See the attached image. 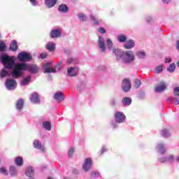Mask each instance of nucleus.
Wrapping results in <instances>:
<instances>
[{
  "mask_svg": "<svg viewBox=\"0 0 179 179\" xmlns=\"http://www.w3.org/2000/svg\"><path fill=\"white\" fill-rule=\"evenodd\" d=\"M29 71L31 73H37L38 72V67L36 64H26L24 63L17 64L11 73V76L17 79L22 76V71Z\"/></svg>",
  "mask_w": 179,
  "mask_h": 179,
  "instance_id": "f257e3e1",
  "label": "nucleus"
},
{
  "mask_svg": "<svg viewBox=\"0 0 179 179\" xmlns=\"http://www.w3.org/2000/svg\"><path fill=\"white\" fill-rule=\"evenodd\" d=\"M1 60L6 69H12L15 66V60L8 55H4L1 56Z\"/></svg>",
  "mask_w": 179,
  "mask_h": 179,
  "instance_id": "f03ea898",
  "label": "nucleus"
},
{
  "mask_svg": "<svg viewBox=\"0 0 179 179\" xmlns=\"http://www.w3.org/2000/svg\"><path fill=\"white\" fill-rule=\"evenodd\" d=\"M125 58L124 59V64H131L135 61V55L132 51H127L124 52Z\"/></svg>",
  "mask_w": 179,
  "mask_h": 179,
  "instance_id": "7ed1b4c3",
  "label": "nucleus"
},
{
  "mask_svg": "<svg viewBox=\"0 0 179 179\" xmlns=\"http://www.w3.org/2000/svg\"><path fill=\"white\" fill-rule=\"evenodd\" d=\"M125 120H127V116H125L124 113L117 111L115 113V120L117 124L125 122Z\"/></svg>",
  "mask_w": 179,
  "mask_h": 179,
  "instance_id": "20e7f679",
  "label": "nucleus"
},
{
  "mask_svg": "<svg viewBox=\"0 0 179 179\" xmlns=\"http://www.w3.org/2000/svg\"><path fill=\"white\" fill-rule=\"evenodd\" d=\"M131 80L128 79V78H124L122 80V89L123 91L125 92V93H128V92H129V90H131Z\"/></svg>",
  "mask_w": 179,
  "mask_h": 179,
  "instance_id": "39448f33",
  "label": "nucleus"
},
{
  "mask_svg": "<svg viewBox=\"0 0 179 179\" xmlns=\"http://www.w3.org/2000/svg\"><path fill=\"white\" fill-rule=\"evenodd\" d=\"M31 57L30 55L27 54L26 52H21L17 55V59L23 62L24 61H30Z\"/></svg>",
  "mask_w": 179,
  "mask_h": 179,
  "instance_id": "423d86ee",
  "label": "nucleus"
},
{
  "mask_svg": "<svg viewBox=\"0 0 179 179\" xmlns=\"http://www.w3.org/2000/svg\"><path fill=\"white\" fill-rule=\"evenodd\" d=\"M167 89V84L164 81H161L158 85L155 87V92L156 93H162V92H164Z\"/></svg>",
  "mask_w": 179,
  "mask_h": 179,
  "instance_id": "0eeeda50",
  "label": "nucleus"
},
{
  "mask_svg": "<svg viewBox=\"0 0 179 179\" xmlns=\"http://www.w3.org/2000/svg\"><path fill=\"white\" fill-rule=\"evenodd\" d=\"M93 164L92 158L85 159L84 164L83 165V169L85 171H89L92 169V164Z\"/></svg>",
  "mask_w": 179,
  "mask_h": 179,
  "instance_id": "6e6552de",
  "label": "nucleus"
},
{
  "mask_svg": "<svg viewBox=\"0 0 179 179\" xmlns=\"http://www.w3.org/2000/svg\"><path fill=\"white\" fill-rule=\"evenodd\" d=\"M54 99L57 103H61L65 100V94L62 92H57L55 94Z\"/></svg>",
  "mask_w": 179,
  "mask_h": 179,
  "instance_id": "1a4fd4ad",
  "label": "nucleus"
},
{
  "mask_svg": "<svg viewBox=\"0 0 179 179\" xmlns=\"http://www.w3.org/2000/svg\"><path fill=\"white\" fill-rule=\"evenodd\" d=\"M51 66V63H46L43 66L44 73H55L57 70L55 69L50 68Z\"/></svg>",
  "mask_w": 179,
  "mask_h": 179,
  "instance_id": "9d476101",
  "label": "nucleus"
},
{
  "mask_svg": "<svg viewBox=\"0 0 179 179\" xmlns=\"http://www.w3.org/2000/svg\"><path fill=\"white\" fill-rule=\"evenodd\" d=\"M6 86L8 90H12V89H15V86H16V80L13 79H8L6 81Z\"/></svg>",
  "mask_w": 179,
  "mask_h": 179,
  "instance_id": "9b49d317",
  "label": "nucleus"
},
{
  "mask_svg": "<svg viewBox=\"0 0 179 179\" xmlns=\"http://www.w3.org/2000/svg\"><path fill=\"white\" fill-rule=\"evenodd\" d=\"M113 54H115L116 59L117 61H119V59H121V58H122V57H124V52L118 48H114L113 50Z\"/></svg>",
  "mask_w": 179,
  "mask_h": 179,
  "instance_id": "f8f14e48",
  "label": "nucleus"
},
{
  "mask_svg": "<svg viewBox=\"0 0 179 179\" xmlns=\"http://www.w3.org/2000/svg\"><path fill=\"white\" fill-rule=\"evenodd\" d=\"M79 72V69L78 67H70L67 70V73L69 76L73 77L76 76L78 75V73Z\"/></svg>",
  "mask_w": 179,
  "mask_h": 179,
  "instance_id": "ddd939ff",
  "label": "nucleus"
},
{
  "mask_svg": "<svg viewBox=\"0 0 179 179\" xmlns=\"http://www.w3.org/2000/svg\"><path fill=\"white\" fill-rule=\"evenodd\" d=\"M98 43L101 52H106V45L104 44V38L101 36H99Z\"/></svg>",
  "mask_w": 179,
  "mask_h": 179,
  "instance_id": "4468645a",
  "label": "nucleus"
},
{
  "mask_svg": "<svg viewBox=\"0 0 179 179\" xmlns=\"http://www.w3.org/2000/svg\"><path fill=\"white\" fill-rule=\"evenodd\" d=\"M61 29H53L51 31L50 36L51 38H58V37H61Z\"/></svg>",
  "mask_w": 179,
  "mask_h": 179,
  "instance_id": "2eb2a0df",
  "label": "nucleus"
},
{
  "mask_svg": "<svg viewBox=\"0 0 179 179\" xmlns=\"http://www.w3.org/2000/svg\"><path fill=\"white\" fill-rule=\"evenodd\" d=\"M135 47V42L134 40H129L124 45V48L126 50H131V48H134Z\"/></svg>",
  "mask_w": 179,
  "mask_h": 179,
  "instance_id": "dca6fc26",
  "label": "nucleus"
},
{
  "mask_svg": "<svg viewBox=\"0 0 179 179\" xmlns=\"http://www.w3.org/2000/svg\"><path fill=\"white\" fill-rule=\"evenodd\" d=\"M58 0H45V4L46 5L47 8H54L55 5H57V2Z\"/></svg>",
  "mask_w": 179,
  "mask_h": 179,
  "instance_id": "f3484780",
  "label": "nucleus"
},
{
  "mask_svg": "<svg viewBox=\"0 0 179 179\" xmlns=\"http://www.w3.org/2000/svg\"><path fill=\"white\" fill-rule=\"evenodd\" d=\"M30 100L32 103H40V99L38 98V94L33 92L31 95Z\"/></svg>",
  "mask_w": 179,
  "mask_h": 179,
  "instance_id": "a211bd4d",
  "label": "nucleus"
},
{
  "mask_svg": "<svg viewBox=\"0 0 179 179\" xmlns=\"http://www.w3.org/2000/svg\"><path fill=\"white\" fill-rule=\"evenodd\" d=\"M33 145L35 148V149H38L39 150H41V152H44V147L41 145V143L38 140H35L33 143Z\"/></svg>",
  "mask_w": 179,
  "mask_h": 179,
  "instance_id": "6ab92c4d",
  "label": "nucleus"
},
{
  "mask_svg": "<svg viewBox=\"0 0 179 179\" xmlns=\"http://www.w3.org/2000/svg\"><path fill=\"white\" fill-rule=\"evenodd\" d=\"M59 12H62V13H66L69 11V7H68L66 4H60L58 7Z\"/></svg>",
  "mask_w": 179,
  "mask_h": 179,
  "instance_id": "aec40b11",
  "label": "nucleus"
},
{
  "mask_svg": "<svg viewBox=\"0 0 179 179\" xmlns=\"http://www.w3.org/2000/svg\"><path fill=\"white\" fill-rule=\"evenodd\" d=\"M45 48L50 52H54L55 51V44H54V43H52V42H49L45 45Z\"/></svg>",
  "mask_w": 179,
  "mask_h": 179,
  "instance_id": "412c9836",
  "label": "nucleus"
},
{
  "mask_svg": "<svg viewBox=\"0 0 179 179\" xmlns=\"http://www.w3.org/2000/svg\"><path fill=\"white\" fill-rule=\"evenodd\" d=\"M9 173L12 177H16L17 175V169L13 165L10 166L9 167Z\"/></svg>",
  "mask_w": 179,
  "mask_h": 179,
  "instance_id": "4be33fe9",
  "label": "nucleus"
},
{
  "mask_svg": "<svg viewBox=\"0 0 179 179\" xmlns=\"http://www.w3.org/2000/svg\"><path fill=\"white\" fill-rule=\"evenodd\" d=\"M25 174L27 177H33L34 176V169L31 166H28L25 171Z\"/></svg>",
  "mask_w": 179,
  "mask_h": 179,
  "instance_id": "5701e85b",
  "label": "nucleus"
},
{
  "mask_svg": "<svg viewBox=\"0 0 179 179\" xmlns=\"http://www.w3.org/2000/svg\"><path fill=\"white\" fill-rule=\"evenodd\" d=\"M122 103L123 106H131V104H132V99L129 97H124L122 99Z\"/></svg>",
  "mask_w": 179,
  "mask_h": 179,
  "instance_id": "b1692460",
  "label": "nucleus"
},
{
  "mask_svg": "<svg viewBox=\"0 0 179 179\" xmlns=\"http://www.w3.org/2000/svg\"><path fill=\"white\" fill-rule=\"evenodd\" d=\"M23 157H17L15 158V164L18 167H22V165L23 164Z\"/></svg>",
  "mask_w": 179,
  "mask_h": 179,
  "instance_id": "393cba45",
  "label": "nucleus"
},
{
  "mask_svg": "<svg viewBox=\"0 0 179 179\" xmlns=\"http://www.w3.org/2000/svg\"><path fill=\"white\" fill-rule=\"evenodd\" d=\"M17 42L15 40L13 41L10 45V51H17Z\"/></svg>",
  "mask_w": 179,
  "mask_h": 179,
  "instance_id": "a878e982",
  "label": "nucleus"
},
{
  "mask_svg": "<svg viewBox=\"0 0 179 179\" xmlns=\"http://www.w3.org/2000/svg\"><path fill=\"white\" fill-rule=\"evenodd\" d=\"M43 127L47 131H51V122L49 121L43 122Z\"/></svg>",
  "mask_w": 179,
  "mask_h": 179,
  "instance_id": "bb28decb",
  "label": "nucleus"
},
{
  "mask_svg": "<svg viewBox=\"0 0 179 179\" xmlns=\"http://www.w3.org/2000/svg\"><path fill=\"white\" fill-rule=\"evenodd\" d=\"M157 150L159 152L161 155H164L166 150H164V145L163 144H159L157 146Z\"/></svg>",
  "mask_w": 179,
  "mask_h": 179,
  "instance_id": "cd10ccee",
  "label": "nucleus"
},
{
  "mask_svg": "<svg viewBox=\"0 0 179 179\" xmlns=\"http://www.w3.org/2000/svg\"><path fill=\"white\" fill-rule=\"evenodd\" d=\"M23 99H19L16 103L17 110H22V108H23Z\"/></svg>",
  "mask_w": 179,
  "mask_h": 179,
  "instance_id": "c85d7f7f",
  "label": "nucleus"
},
{
  "mask_svg": "<svg viewBox=\"0 0 179 179\" xmlns=\"http://www.w3.org/2000/svg\"><path fill=\"white\" fill-rule=\"evenodd\" d=\"M117 41L119 43H125L127 41V36L125 35H118Z\"/></svg>",
  "mask_w": 179,
  "mask_h": 179,
  "instance_id": "c756f323",
  "label": "nucleus"
},
{
  "mask_svg": "<svg viewBox=\"0 0 179 179\" xmlns=\"http://www.w3.org/2000/svg\"><path fill=\"white\" fill-rule=\"evenodd\" d=\"M30 80H31L30 76H28V77L24 78L21 81V86H26V85H27V83H29L30 82Z\"/></svg>",
  "mask_w": 179,
  "mask_h": 179,
  "instance_id": "7c9ffc66",
  "label": "nucleus"
},
{
  "mask_svg": "<svg viewBox=\"0 0 179 179\" xmlns=\"http://www.w3.org/2000/svg\"><path fill=\"white\" fill-rule=\"evenodd\" d=\"M167 71L169 72H174L176 71V64H171L170 66L167 68Z\"/></svg>",
  "mask_w": 179,
  "mask_h": 179,
  "instance_id": "2f4dec72",
  "label": "nucleus"
},
{
  "mask_svg": "<svg viewBox=\"0 0 179 179\" xmlns=\"http://www.w3.org/2000/svg\"><path fill=\"white\" fill-rule=\"evenodd\" d=\"M77 16L80 20H82V22H86V15L83 13H78Z\"/></svg>",
  "mask_w": 179,
  "mask_h": 179,
  "instance_id": "473e14b6",
  "label": "nucleus"
},
{
  "mask_svg": "<svg viewBox=\"0 0 179 179\" xmlns=\"http://www.w3.org/2000/svg\"><path fill=\"white\" fill-rule=\"evenodd\" d=\"M163 65H159L158 66L156 67L155 70V73H160V72H163Z\"/></svg>",
  "mask_w": 179,
  "mask_h": 179,
  "instance_id": "72a5a7b5",
  "label": "nucleus"
},
{
  "mask_svg": "<svg viewBox=\"0 0 179 179\" xmlns=\"http://www.w3.org/2000/svg\"><path fill=\"white\" fill-rule=\"evenodd\" d=\"M8 72L5 70V69H3L0 71V78H6V76H8Z\"/></svg>",
  "mask_w": 179,
  "mask_h": 179,
  "instance_id": "f704fd0d",
  "label": "nucleus"
},
{
  "mask_svg": "<svg viewBox=\"0 0 179 179\" xmlns=\"http://www.w3.org/2000/svg\"><path fill=\"white\" fill-rule=\"evenodd\" d=\"M141 85H142V82H141V80L138 79L134 80V86L136 89H139V87H141Z\"/></svg>",
  "mask_w": 179,
  "mask_h": 179,
  "instance_id": "c9c22d12",
  "label": "nucleus"
},
{
  "mask_svg": "<svg viewBox=\"0 0 179 179\" xmlns=\"http://www.w3.org/2000/svg\"><path fill=\"white\" fill-rule=\"evenodd\" d=\"M136 55L138 57V58H144L146 55V53H145V52L139 51L136 53Z\"/></svg>",
  "mask_w": 179,
  "mask_h": 179,
  "instance_id": "e433bc0d",
  "label": "nucleus"
},
{
  "mask_svg": "<svg viewBox=\"0 0 179 179\" xmlns=\"http://www.w3.org/2000/svg\"><path fill=\"white\" fill-rule=\"evenodd\" d=\"M90 19L92 22H94V24L96 25L100 24V22L98 21L97 19H96V17H94V15H90Z\"/></svg>",
  "mask_w": 179,
  "mask_h": 179,
  "instance_id": "4c0bfd02",
  "label": "nucleus"
},
{
  "mask_svg": "<svg viewBox=\"0 0 179 179\" xmlns=\"http://www.w3.org/2000/svg\"><path fill=\"white\" fill-rule=\"evenodd\" d=\"M106 43L108 48H113V41H111V39L108 38L106 40Z\"/></svg>",
  "mask_w": 179,
  "mask_h": 179,
  "instance_id": "58836bf2",
  "label": "nucleus"
},
{
  "mask_svg": "<svg viewBox=\"0 0 179 179\" xmlns=\"http://www.w3.org/2000/svg\"><path fill=\"white\" fill-rule=\"evenodd\" d=\"M0 173H1V174H4V176H8V174H9L8 171H6V169L5 167H1L0 169Z\"/></svg>",
  "mask_w": 179,
  "mask_h": 179,
  "instance_id": "ea45409f",
  "label": "nucleus"
},
{
  "mask_svg": "<svg viewBox=\"0 0 179 179\" xmlns=\"http://www.w3.org/2000/svg\"><path fill=\"white\" fill-rule=\"evenodd\" d=\"M6 47V45H5V43L2 41H0V52L3 51Z\"/></svg>",
  "mask_w": 179,
  "mask_h": 179,
  "instance_id": "a19ab883",
  "label": "nucleus"
},
{
  "mask_svg": "<svg viewBox=\"0 0 179 179\" xmlns=\"http://www.w3.org/2000/svg\"><path fill=\"white\" fill-rule=\"evenodd\" d=\"M100 176V173L97 171L92 172L91 173V179L94 178L95 177H99Z\"/></svg>",
  "mask_w": 179,
  "mask_h": 179,
  "instance_id": "79ce46f5",
  "label": "nucleus"
},
{
  "mask_svg": "<svg viewBox=\"0 0 179 179\" xmlns=\"http://www.w3.org/2000/svg\"><path fill=\"white\" fill-rule=\"evenodd\" d=\"M166 160L167 162H174V160H176V158L174 157V155H170L168 156Z\"/></svg>",
  "mask_w": 179,
  "mask_h": 179,
  "instance_id": "37998d69",
  "label": "nucleus"
},
{
  "mask_svg": "<svg viewBox=\"0 0 179 179\" xmlns=\"http://www.w3.org/2000/svg\"><path fill=\"white\" fill-rule=\"evenodd\" d=\"M162 135L165 138H167V136H169V130H167V129H164L162 130Z\"/></svg>",
  "mask_w": 179,
  "mask_h": 179,
  "instance_id": "c03bdc74",
  "label": "nucleus"
},
{
  "mask_svg": "<svg viewBox=\"0 0 179 179\" xmlns=\"http://www.w3.org/2000/svg\"><path fill=\"white\" fill-rule=\"evenodd\" d=\"M173 94H174V96H179V87H176L173 90Z\"/></svg>",
  "mask_w": 179,
  "mask_h": 179,
  "instance_id": "a18cd8bd",
  "label": "nucleus"
},
{
  "mask_svg": "<svg viewBox=\"0 0 179 179\" xmlns=\"http://www.w3.org/2000/svg\"><path fill=\"white\" fill-rule=\"evenodd\" d=\"M98 31H99V33H101V34H105V33H106V29H104V28H103V27L99 28V29H98Z\"/></svg>",
  "mask_w": 179,
  "mask_h": 179,
  "instance_id": "49530a36",
  "label": "nucleus"
},
{
  "mask_svg": "<svg viewBox=\"0 0 179 179\" xmlns=\"http://www.w3.org/2000/svg\"><path fill=\"white\" fill-rule=\"evenodd\" d=\"M75 152V150L73 148H70L69 150V157H71Z\"/></svg>",
  "mask_w": 179,
  "mask_h": 179,
  "instance_id": "de8ad7c7",
  "label": "nucleus"
},
{
  "mask_svg": "<svg viewBox=\"0 0 179 179\" xmlns=\"http://www.w3.org/2000/svg\"><path fill=\"white\" fill-rule=\"evenodd\" d=\"M61 65H62V61L59 62L56 64V66H55L56 69H58V71H59V69H61Z\"/></svg>",
  "mask_w": 179,
  "mask_h": 179,
  "instance_id": "09e8293b",
  "label": "nucleus"
},
{
  "mask_svg": "<svg viewBox=\"0 0 179 179\" xmlns=\"http://www.w3.org/2000/svg\"><path fill=\"white\" fill-rule=\"evenodd\" d=\"M48 55L47 53H45V52L41 53V59H45V58H47Z\"/></svg>",
  "mask_w": 179,
  "mask_h": 179,
  "instance_id": "8fccbe9b",
  "label": "nucleus"
},
{
  "mask_svg": "<svg viewBox=\"0 0 179 179\" xmlns=\"http://www.w3.org/2000/svg\"><path fill=\"white\" fill-rule=\"evenodd\" d=\"M73 63H74V61L73 58H69V59H67V64L69 65H71V64H73Z\"/></svg>",
  "mask_w": 179,
  "mask_h": 179,
  "instance_id": "3c124183",
  "label": "nucleus"
},
{
  "mask_svg": "<svg viewBox=\"0 0 179 179\" xmlns=\"http://www.w3.org/2000/svg\"><path fill=\"white\" fill-rule=\"evenodd\" d=\"M173 100L174 104H176V106H178V104H179V100H178V99H177V98H173Z\"/></svg>",
  "mask_w": 179,
  "mask_h": 179,
  "instance_id": "603ef678",
  "label": "nucleus"
},
{
  "mask_svg": "<svg viewBox=\"0 0 179 179\" xmlns=\"http://www.w3.org/2000/svg\"><path fill=\"white\" fill-rule=\"evenodd\" d=\"M29 2H31V3H32L34 6H36V5H37V0H29Z\"/></svg>",
  "mask_w": 179,
  "mask_h": 179,
  "instance_id": "864d4df0",
  "label": "nucleus"
},
{
  "mask_svg": "<svg viewBox=\"0 0 179 179\" xmlns=\"http://www.w3.org/2000/svg\"><path fill=\"white\" fill-rule=\"evenodd\" d=\"M159 162H161V163H166V162H167V159L161 158V159H159Z\"/></svg>",
  "mask_w": 179,
  "mask_h": 179,
  "instance_id": "5fc2aeb1",
  "label": "nucleus"
},
{
  "mask_svg": "<svg viewBox=\"0 0 179 179\" xmlns=\"http://www.w3.org/2000/svg\"><path fill=\"white\" fill-rule=\"evenodd\" d=\"M115 104H117V102H115V100L113 99L110 101V106H115Z\"/></svg>",
  "mask_w": 179,
  "mask_h": 179,
  "instance_id": "6e6d98bb",
  "label": "nucleus"
},
{
  "mask_svg": "<svg viewBox=\"0 0 179 179\" xmlns=\"http://www.w3.org/2000/svg\"><path fill=\"white\" fill-rule=\"evenodd\" d=\"M170 62H171V59H165V63H166V64H169V63H170Z\"/></svg>",
  "mask_w": 179,
  "mask_h": 179,
  "instance_id": "4d7b16f0",
  "label": "nucleus"
},
{
  "mask_svg": "<svg viewBox=\"0 0 179 179\" xmlns=\"http://www.w3.org/2000/svg\"><path fill=\"white\" fill-rule=\"evenodd\" d=\"M106 151H107V149H106L105 148H102L101 155L104 153V152H106Z\"/></svg>",
  "mask_w": 179,
  "mask_h": 179,
  "instance_id": "13d9d810",
  "label": "nucleus"
},
{
  "mask_svg": "<svg viewBox=\"0 0 179 179\" xmlns=\"http://www.w3.org/2000/svg\"><path fill=\"white\" fill-rule=\"evenodd\" d=\"M164 3H169L170 2V0H163Z\"/></svg>",
  "mask_w": 179,
  "mask_h": 179,
  "instance_id": "bf43d9fd",
  "label": "nucleus"
}]
</instances>
